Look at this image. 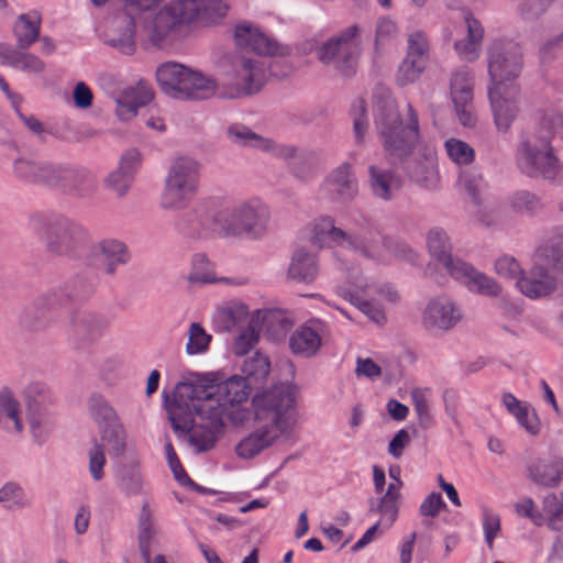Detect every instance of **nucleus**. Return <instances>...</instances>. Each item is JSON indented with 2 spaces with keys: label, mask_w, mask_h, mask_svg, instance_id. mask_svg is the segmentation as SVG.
Listing matches in <instances>:
<instances>
[{
  "label": "nucleus",
  "mask_w": 563,
  "mask_h": 563,
  "mask_svg": "<svg viewBox=\"0 0 563 563\" xmlns=\"http://www.w3.org/2000/svg\"><path fill=\"white\" fill-rule=\"evenodd\" d=\"M244 377L232 376L216 383L192 376L176 384L172 397L164 393V406L175 433L189 435L199 452L212 449L224 428V417L240 413L235 404L247 400L251 386L263 384L271 372L268 356L256 351L241 368Z\"/></svg>",
  "instance_id": "f257e3e1"
},
{
  "label": "nucleus",
  "mask_w": 563,
  "mask_h": 563,
  "mask_svg": "<svg viewBox=\"0 0 563 563\" xmlns=\"http://www.w3.org/2000/svg\"><path fill=\"white\" fill-rule=\"evenodd\" d=\"M374 121L383 137L384 150L393 164H400L404 172L412 180L420 183L427 178L433 163L431 153L424 159L412 157L419 141L418 114L411 103L407 104L408 120L406 125L395 98L388 89H380L375 95Z\"/></svg>",
  "instance_id": "f03ea898"
},
{
  "label": "nucleus",
  "mask_w": 563,
  "mask_h": 563,
  "mask_svg": "<svg viewBox=\"0 0 563 563\" xmlns=\"http://www.w3.org/2000/svg\"><path fill=\"white\" fill-rule=\"evenodd\" d=\"M563 137V113L544 114L538 126L522 135L516 151L519 169L529 177L563 181V163L554 153L552 137Z\"/></svg>",
  "instance_id": "7ed1b4c3"
},
{
  "label": "nucleus",
  "mask_w": 563,
  "mask_h": 563,
  "mask_svg": "<svg viewBox=\"0 0 563 563\" xmlns=\"http://www.w3.org/2000/svg\"><path fill=\"white\" fill-rule=\"evenodd\" d=\"M27 227L43 241L49 258L77 257L90 243L81 224L59 214L34 213L29 218Z\"/></svg>",
  "instance_id": "20e7f679"
},
{
  "label": "nucleus",
  "mask_w": 563,
  "mask_h": 563,
  "mask_svg": "<svg viewBox=\"0 0 563 563\" xmlns=\"http://www.w3.org/2000/svg\"><path fill=\"white\" fill-rule=\"evenodd\" d=\"M312 239L320 246H343L365 257L373 256L380 241L388 250L393 244L391 239L383 236L378 225L369 219H363L355 231L347 232L336 228L332 218H323L314 225Z\"/></svg>",
  "instance_id": "39448f33"
},
{
  "label": "nucleus",
  "mask_w": 563,
  "mask_h": 563,
  "mask_svg": "<svg viewBox=\"0 0 563 563\" xmlns=\"http://www.w3.org/2000/svg\"><path fill=\"white\" fill-rule=\"evenodd\" d=\"M155 75L161 90L175 99L198 101L216 93V79L175 62L158 66Z\"/></svg>",
  "instance_id": "423d86ee"
},
{
  "label": "nucleus",
  "mask_w": 563,
  "mask_h": 563,
  "mask_svg": "<svg viewBox=\"0 0 563 563\" xmlns=\"http://www.w3.org/2000/svg\"><path fill=\"white\" fill-rule=\"evenodd\" d=\"M255 420L263 422L280 433L289 431L292 424V411L296 404L295 387L289 384H277L256 394L252 400Z\"/></svg>",
  "instance_id": "0eeeda50"
},
{
  "label": "nucleus",
  "mask_w": 563,
  "mask_h": 563,
  "mask_svg": "<svg viewBox=\"0 0 563 563\" xmlns=\"http://www.w3.org/2000/svg\"><path fill=\"white\" fill-rule=\"evenodd\" d=\"M268 208L257 199L227 208L218 213L219 231L224 236L243 234L258 238L267 230Z\"/></svg>",
  "instance_id": "6e6552de"
},
{
  "label": "nucleus",
  "mask_w": 563,
  "mask_h": 563,
  "mask_svg": "<svg viewBox=\"0 0 563 563\" xmlns=\"http://www.w3.org/2000/svg\"><path fill=\"white\" fill-rule=\"evenodd\" d=\"M362 52L361 30L353 24L329 37L317 48V57L324 65H333L345 77L356 73Z\"/></svg>",
  "instance_id": "1a4fd4ad"
},
{
  "label": "nucleus",
  "mask_w": 563,
  "mask_h": 563,
  "mask_svg": "<svg viewBox=\"0 0 563 563\" xmlns=\"http://www.w3.org/2000/svg\"><path fill=\"white\" fill-rule=\"evenodd\" d=\"M265 74L262 65L254 59L238 57L230 69L216 80V93L220 98L236 99L256 93L264 85Z\"/></svg>",
  "instance_id": "9d476101"
},
{
  "label": "nucleus",
  "mask_w": 563,
  "mask_h": 563,
  "mask_svg": "<svg viewBox=\"0 0 563 563\" xmlns=\"http://www.w3.org/2000/svg\"><path fill=\"white\" fill-rule=\"evenodd\" d=\"M199 169L198 162L190 157H178L173 162L161 197L163 209H180L186 206L198 189Z\"/></svg>",
  "instance_id": "9b49d317"
},
{
  "label": "nucleus",
  "mask_w": 563,
  "mask_h": 563,
  "mask_svg": "<svg viewBox=\"0 0 563 563\" xmlns=\"http://www.w3.org/2000/svg\"><path fill=\"white\" fill-rule=\"evenodd\" d=\"M162 0H123V12L115 20V30L107 44L124 55H132L136 49L135 29L155 9Z\"/></svg>",
  "instance_id": "f8f14e48"
},
{
  "label": "nucleus",
  "mask_w": 563,
  "mask_h": 563,
  "mask_svg": "<svg viewBox=\"0 0 563 563\" xmlns=\"http://www.w3.org/2000/svg\"><path fill=\"white\" fill-rule=\"evenodd\" d=\"M490 86L515 82L522 70L520 46L512 41H495L487 51Z\"/></svg>",
  "instance_id": "ddd939ff"
},
{
  "label": "nucleus",
  "mask_w": 563,
  "mask_h": 563,
  "mask_svg": "<svg viewBox=\"0 0 563 563\" xmlns=\"http://www.w3.org/2000/svg\"><path fill=\"white\" fill-rule=\"evenodd\" d=\"M24 399L33 437L42 442L53 424L54 395L46 385L32 383L24 390Z\"/></svg>",
  "instance_id": "4468645a"
},
{
  "label": "nucleus",
  "mask_w": 563,
  "mask_h": 563,
  "mask_svg": "<svg viewBox=\"0 0 563 563\" xmlns=\"http://www.w3.org/2000/svg\"><path fill=\"white\" fill-rule=\"evenodd\" d=\"M107 328V318L90 309H76L69 316V340L77 351L90 347Z\"/></svg>",
  "instance_id": "2eb2a0df"
},
{
  "label": "nucleus",
  "mask_w": 563,
  "mask_h": 563,
  "mask_svg": "<svg viewBox=\"0 0 563 563\" xmlns=\"http://www.w3.org/2000/svg\"><path fill=\"white\" fill-rule=\"evenodd\" d=\"M520 88L516 82L497 84L488 87V98L498 131L507 132L519 113Z\"/></svg>",
  "instance_id": "dca6fc26"
},
{
  "label": "nucleus",
  "mask_w": 563,
  "mask_h": 563,
  "mask_svg": "<svg viewBox=\"0 0 563 563\" xmlns=\"http://www.w3.org/2000/svg\"><path fill=\"white\" fill-rule=\"evenodd\" d=\"M462 319V312L446 295L430 299L421 314V324L429 332L449 331Z\"/></svg>",
  "instance_id": "f3484780"
},
{
  "label": "nucleus",
  "mask_w": 563,
  "mask_h": 563,
  "mask_svg": "<svg viewBox=\"0 0 563 563\" xmlns=\"http://www.w3.org/2000/svg\"><path fill=\"white\" fill-rule=\"evenodd\" d=\"M474 77L466 67L452 74L450 90L456 115L464 126H474L476 115L473 106Z\"/></svg>",
  "instance_id": "a211bd4d"
},
{
  "label": "nucleus",
  "mask_w": 563,
  "mask_h": 563,
  "mask_svg": "<svg viewBox=\"0 0 563 563\" xmlns=\"http://www.w3.org/2000/svg\"><path fill=\"white\" fill-rule=\"evenodd\" d=\"M517 287L527 297L536 299L550 295L556 289L563 291V275H558L537 261L528 276L517 279Z\"/></svg>",
  "instance_id": "6ab92c4d"
},
{
  "label": "nucleus",
  "mask_w": 563,
  "mask_h": 563,
  "mask_svg": "<svg viewBox=\"0 0 563 563\" xmlns=\"http://www.w3.org/2000/svg\"><path fill=\"white\" fill-rule=\"evenodd\" d=\"M186 23L200 25L218 24L227 15L228 4L223 0H173Z\"/></svg>",
  "instance_id": "aec40b11"
},
{
  "label": "nucleus",
  "mask_w": 563,
  "mask_h": 563,
  "mask_svg": "<svg viewBox=\"0 0 563 563\" xmlns=\"http://www.w3.org/2000/svg\"><path fill=\"white\" fill-rule=\"evenodd\" d=\"M234 41L238 47L245 52H252L257 55H287L288 48L279 44L261 32L251 24H239L234 31Z\"/></svg>",
  "instance_id": "412c9836"
},
{
  "label": "nucleus",
  "mask_w": 563,
  "mask_h": 563,
  "mask_svg": "<svg viewBox=\"0 0 563 563\" xmlns=\"http://www.w3.org/2000/svg\"><path fill=\"white\" fill-rule=\"evenodd\" d=\"M187 24L173 1L161 9L155 16L147 21V18L140 23L148 31V37L154 45H161L172 33Z\"/></svg>",
  "instance_id": "4be33fe9"
},
{
  "label": "nucleus",
  "mask_w": 563,
  "mask_h": 563,
  "mask_svg": "<svg viewBox=\"0 0 563 563\" xmlns=\"http://www.w3.org/2000/svg\"><path fill=\"white\" fill-rule=\"evenodd\" d=\"M58 306L49 291L38 296L27 306L20 318L21 325L32 332L48 328L53 321V308Z\"/></svg>",
  "instance_id": "5701e85b"
},
{
  "label": "nucleus",
  "mask_w": 563,
  "mask_h": 563,
  "mask_svg": "<svg viewBox=\"0 0 563 563\" xmlns=\"http://www.w3.org/2000/svg\"><path fill=\"white\" fill-rule=\"evenodd\" d=\"M456 263L459 266L450 276L465 285L471 291L489 297H497L501 292V287L492 277L476 271L464 261Z\"/></svg>",
  "instance_id": "b1692460"
},
{
  "label": "nucleus",
  "mask_w": 563,
  "mask_h": 563,
  "mask_svg": "<svg viewBox=\"0 0 563 563\" xmlns=\"http://www.w3.org/2000/svg\"><path fill=\"white\" fill-rule=\"evenodd\" d=\"M323 323L311 320L298 328L289 339V347L292 354L301 357H311L321 346V331Z\"/></svg>",
  "instance_id": "393cba45"
},
{
  "label": "nucleus",
  "mask_w": 563,
  "mask_h": 563,
  "mask_svg": "<svg viewBox=\"0 0 563 563\" xmlns=\"http://www.w3.org/2000/svg\"><path fill=\"white\" fill-rule=\"evenodd\" d=\"M560 210L563 211V201L560 203ZM534 257L551 272L563 275V229H554L536 250Z\"/></svg>",
  "instance_id": "a878e982"
},
{
  "label": "nucleus",
  "mask_w": 563,
  "mask_h": 563,
  "mask_svg": "<svg viewBox=\"0 0 563 563\" xmlns=\"http://www.w3.org/2000/svg\"><path fill=\"white\" fill-rule=\"evenodd\" d=\"M368 185L373 196L383 201H390L402 187V180L394 170L378 165L368 166Z\"/></svg>",
  "instance_id": "bb28decb"
},
{
  "label": "nucleus",
  "mask_w": 563,
  "mask_h": 563,
  "mask_svg": "<svg viewBox=\"0 0 563 563\" xmlns=\"http://www.w3.org/2000/svg\"><path fill=\"white\" fill-rule=\"evenodd\" d=\"M92 253L98 266L107 275H114L119 265L130 260V253L124 243L117 240H103L93 246Z\"/></svg>",
  "instance_id": "cd10ccee"
},
{
  "label": "nucleus",
  "mask_w": 563,
  "mask_h": 563,
  "mask_svg": "<svg viewBox=\"0 0 563 563\" xmlns=\"http://www.w3.org/2000/svg\"><path fill=\"white\" fill-rule=\"evenodd\" d=\"M527 476L539 486L555 487L563 479V459H537L527 466Z\"/></svg>",
  "instance_id": "c85d7f7f"
},
{
  "label": "nucleus",
  "mask_w": 563,
  "mask_h": 563,
  "mask_svg": "<svg viewBox=\"0 0 563 563\" xmlns=\"http://www.w3.org/2000/svg\"><path fill=\"white\" fill-rule=\"evenodd\" d=\"M282 435L283 433L279 432V429L263 424L243 438L236 444L235 452L241 459H253L262 451L272 446Z\"/></svg>",
  "instance_id": "c756f323"
},
{
  "label": "nucleus",
  "mask_w": 563,
  "mask_h": 563,
  "mask_svg": "<svg viewBox=\"0 0 563 563\" xmlns=\"http://www.w3.org/2000/svg\"><path fill=\"white\" fill-rule=\"evenodd\" d=\"M178 228L191 238L206 239L219 230L218 214L214 216L205 208L192 209L183 216Z\"/></svg>",
  "instance_id": "7c9ffc66"
},
{
  "label": "nucleus",
  "mask_w": 563,
  "mask_h": 563,
  "mask_svg": "<svg viewBox=\"0 0 563 563\" xmlns=\"http://www.w3.org/2000/svg\"><path fill=\"white\" fill-rule=\"evenodd\" d=\"M427 246L431 256L437 260L451 275L462 262L460 257L451 254L452 247L446 232L441 228H432L427 234Z\"/></svg>",
  "instance_id": "2f4dec72"
},
{
  "label": "nucleus",
  "mask_w": 563,
  "mask_h": 563,
  "mask_svg": "<svg viewBox=\"0 0 563 563\" xmlns=\"http://www.w3.org/2000/svg\"><path fill=\"white\" fill-rule=\"evenodd\" d=\"M49 292L58 306H65L89 298L95 292V285L87 277L76 276Z\"/></svg>",
  "instance_id": "473e14b6"
},
{
  "label": "nucleus",
  "mask_w": 563,
  "mask_h": 563,
  "mask_svg": "<svg viewBox=\"0 0 563 563\" xmlns=\"http://www.w3.org/2000/svg\"><path fill=\"white\" fill-rule=\"evenodd\" d=\"M464 20L467 29V36L454 43V48L459 56L473 62L478 58L481 45L484 36V30L478 20L474 19L470 12H466Z\"/></svg>",
  "instance_id": "72a5a7b5"
},
{
  "label": "nucleus",
  "mask_w": 563,
  "mask_h": 563,
  "mask_svg": "<svg viewBox=\"0 0 563 563\" xmlns=\"http://www.w3.org/2000/svg\"><path fill=\"white\" fill-rule=\"evenodd\" d=\"M328 185L333 200L350 201L357 194V183L347 163L335 168L328 178Z\"/></svg>",
  "instance_id": "f704fd0d"
},
{
  "label": "nucleus",
  "mask_w": 563,
  "mask_h": 563,
  "mask_svg": "<svg viewBox=\"0 0 563 563\" xmlns=\"http://www.w3.org/2000/svg\"><path fill=\"white\" fill-rule=\"evenodd\" d=\"M58 164L19 158L14 162L15 174L27 181L49 187Z\"/></svg>",
  "instance_id": "c9c22d12"
},
{
  "label": "nucleus",
  "mask_w": 563,
  "mask_h": 563,
  "mask_svg": "<svg viewBox=\"0 0 563 563\" xmlns=\"http://www.w3.org/2000/svg\"><path fill=\"white\" fill-rule=\"evenodd\" d=\"M97 189V179L95 175L82 167L69 166L67 179L63 194L76 197H90Z\"/></svg>",
  "instance_id": "e433bc0d"
},
{
  "label": "nucleus",
  "mask_w": 563,
  "mask_h": 563,
  "mask_svg": "<svg viewBox=\"0 0 563 563\" xmlns=\"http://www.w3.org/2000/svg\"><path fill=\"white\" fill-rule=\"evenodd\" d=\"M318 265L314 255L305 249L295 251L288 268V277L297 283L310 284L318 276Z\"/></svg>",
  "instance_id": "4c0bfd02"
},
{
  "label": "nucleus",
  "mask_w": 563,
  "mask_h": 563,
  "mask_svg": "<svg viewBox=\"0 0 563 563\" xmlns=\"http://www.w3.org/2000/svg\"><path fill=\"white\" fill-rule=\"evenodd\" d=\"M41 19L37 14H21L14 25V35L19 49H26L40 40Z\"/></svg>",
  "instance_id": "58836bf2"
},
{
  "label": "nucleus",
  "mask_w": 563,
  "mask_h": 563,
  "mask_svg": "<svg viewBox=\"0 0 563 563\" xmlns=\"http://www.w3.org/2000/svg\"><path fill=\"white\" fill-rule=\"evenodd\" d=\"M156 529L152 521V514L148 504L142 506L139 517L137 541L144 563H151V545L155 541Z\"/></svg>",
  "instance_id": "ea45409f"
},
{
  "label": "nucleus",
  "mask_w": 563,
  "mask_h": 563,
  "mask_svg": "<svg viewBox=\"0 0 563 563\" xmlns=\"http://www.w3.org/2000/svg\"><path fill=\"white\" fill-rule=\"evenodd\" d=\"M90 417L101 429L120 422V418L110 402L100 394H92L88 400Z\"/></svg>",
  "instance_id": "a19ab883"
},
{
  "label": "nucleus",
  "mask_w": 563,
  "mask_h": 563,
  "mask_svg": "<svg viewBox=\"0 0 563 563\" xmlns=\"http://www.w3.org/2000/svg\"><path fill=\"white\" fill-rule=\"evenodd\" d=\"M319 166L320 157L311 150H302L295 157V161L289 162L291 174L302 181H308L313 178L318 173Z\"/></svg>",
  "instance_id": "79ce46f5"
},
{
  "label": "nucleus",
  "mask_w": 563,
  "mask_h": 563,
  "mask_svg": "<svg viewBox=\"0 0 563 563\" xmlns=\"http://www.w3.org/2000/svg\"><path fill=\"white\" fill-rule=\"evenodd\" d=\"M229 137L236 144L250 145L263 151L272 148V141L253 132L250 128L242 124H233L228 129Z\"/></svg>",
  "instance_id": "37998d69"
},
{
  "label": "nucleus",
  "mask_w": 563,
  "mask_h": 563,
  "mask_svg": "<svg viewBox=\"0 0 563 563\" xmlns=\"http://www.w3.org/2000/svg\"><path fill=\"white\" fill-rule=\"evenodd\" d=\"M260 310L255 311V314L251 318L247 328L241 331L239 336L234 341V353L236 355L246 354L254 344L257 343L260 338Z\"/></svg>",
  "instance_id": "c03bdc74"
},
{
  "label": "nucleus",
  "mask_w": 563,
  "mask_h": 563,
  "mask_svg": "<svg viewBox=\"0 0 563 563\" xmlns=\"http://www.w3.org/2000/svg\"><path fill=\"white\" fill-rule=\"evenodd\" d=\"M100 437L102 442L109 446L110 454L120 456L125 451V430L120 422L100 429Z\"/></svg>",
  "instance_id": "a18cd8bd"
},
{
  "label": "nucleus",
  "mask_w": 563,
  "mask_h": 563,
  "mask_svg": "<svg viewBox=\"0 0 563 563\" xmlns=\"http://www.w3.org/2000/svg\"><path fill=\"white\" fill-rule=\"evenodd\" d=\"M9 66L32 74H38L45 69L44 62L36 55L18 49H12V53L9 56Z\"/></svg>",
  "instance_id": "49530a36"
},
{
  "label": "nucleus",
  "mask_w": 563,
  "mask_h": 563,
  "mask_svg": "<svg viewBox=\"0 0 563 563\" xmlns=\"http://www.w3.org/2000/svg\"><path fill=\"white\" fill-rule=\"evenodd\" d=\"M0 412L13 421L14 430L18 433L23 431V422L21 419L20 402L14 398L9 389L0 391Z\"/></svg>",
  "instance_id": "de8ad7c7"
},
{
  "label": "nucleus",
  "mask_w": 563,
  "mask_h": 563,
  "mask_svg": "<svg viewBox=\"0 0 563 563\" xmlns=\"http://www.w3.org/2000/svg\"><path fill=\"white\" fill-rule=\"evenodd\" d=\"M211 341V335L208 334L200 323L194 322L188 330V342L186 344V352L189 355L203 353L208 350Z\"/></svg>",
  "instance_id": "09e8293b"
},
{
  "label": "nucleus",
  "mask_w": 563,
  "mask_h": 563,
  "mask_svg": "<svg viewBox=\"0 0 563 563\" xmlns=\"http://www.w3.org/2000/svg\"><path fill=\"white\" fill-rule=\"evenodd\" d=\"M426 63L420 59L406 56L398 67L397 84L401 87L412 84L423 71Z\"/></svg>",
  "instance_id": "8fccbe9b"
},
{
  "label": "nucleus",
  "mask_w": 563,
  "mask_h": 563,
  "mask_svg": "<svg viewBox=\"0 0 563 563\" xmlns=\"http://www.w3.org/2000/svg\"><path fill=\"white\" fill-rule=\"evenodd\" d=\"M460 181L473 202L481 205V194L486 186L483 176L475 170L465 169L460 174Z\"/></svg>",
  "instance_id": "3c124183"
},
{
  "label": "nucleus",
  "mask_w": 563,
  "mask_h": 563,
  "mask_svg": "<svg viewBox=\"0 0 563 563\" xmlns=\"http://www.w3.org/2000/svg\"><path fill=\"white\" fill-rule=\"evenodd\" d=\"M192 269L188 276L189 283L210 284L217 280L214 273L210 269V263L203 254L194 256Z\"/></svg>",
  "instance_id": "603ef678"
},
{
  "label": "nucleus",
  "mask_w": 563,
  "mask_h": 563,
  "mask_svg": "<svg viewBox=\"0 0 563 563\" xmlns=\"http://www.w3.org/2000/svg\"><path fill=\"white\" fill-rule=\"evenodd\" d=\"M0 503H11L8 508H25L31 505L22 487L13 482H9L0 488Z\"/></svg>",
  "instance_id": "864d4df0"
},
{
  "label": "nucleus",
  "mask_w": 563,
  "mask_h": 563,
  "mask_svg": "<svg viewBox=\"0 0 563 563\" xmlns=\"http://www.w3.org/2000/svg\"><path fill=\"white\" fill-rule=\"evenodd\" d=\"M369 511L379 512L382 515L380 523L386 521L387 527H390L397 519L398 499L389 498V496H383L378 500L371 499Z\"/></svg>",
  "instance_id": "5fc2aeb1"
},
{
  "label": "nucleus",
  "mask_w": 563,
  "mask_h": 563,
  "mask_svg": "<svg viewBox=\"0 0 563 563\" xmlns=\"http://www.w3.org/2000/svg\"><path fill=\"white\" fill-rule=\"evenodd\" d=\"M445 147L449 157L460 165L470 164L474 161L475 152L466 142L450 139L445 142Z\"/></svg>",
  "instance_id": "6e6d98bb"
},
{
  "label": "nucleus",
  "mask_w": 563,
  "mask_h": 563,
  "mask_svg": "<svg viewBox=\"0 0 563 563\" xmlns=\"http://www.w3.org/2000/svg\"><path fill=\"white\" fill-rule=\"evenodd\" d=\"M120 489L125 494L135 495L142 489V476L134 466H123L119 478Z\"/></svg>",
  "instance_id": "4d7b16f0"
},
{
  "label": "nucleus",
  "mask_w": 563,
  "mask_h": 563,
  "mask_svg": "<svg viewBox=\"0 0 563 563\" xmlns=\"http://www.w3.org/2000/svg\"><path fill=\"white\" fill-rule=\"evenodd\" d=\"M349 296L350 301L374 322L382 323L386 320L384 309L379 303L364 300L357 294H349Z\"/></svg>",
  "instance_id": "13d9d810"
},
{
  "label": "nucleus",
  "mask_w": 563,
  "mask_h": 563,
  "mask_svg": "<svg viewBox=\"0 0 563 563\" xmlns=\"http://www.w3.org/2000/svg\"><path fill=\"white\" fill-rule=\"evenodd\" d=\"M260 323L266 328L268 332L287 331L291 321L285 316L282 310H267L264 314L260 316Z\"/></svg>",
  "instance_id": "bf43d9fd"
},
{
  "label": "nucleus",
  "mask_w": 563,
  "mask_h": 563,
  "mask_svg": "<svg viewBox=\"0 0 563 563\" xmlns=\"http://www.w3.org/2000/svg\"><path fill=\"white\" fill-rule=\"evenodd\" d=\"M411 398L418 415L419 426L422 429H429L433 424V418L430 413L428 399L420 389H413Z\"/></svg>",
  "instance_id": "052dcab7"
},
{
  "label": "nucleus",
  "mask_w": 563,
  "mask_h": 563,
  "mask_svg": "<svg viewBox=\"0 0 563 563\" xmlns=\"http://www.w3.org/2000/svg\"><path fill=\"white\" fill-rule=\"evenodd\" d=\"M367 126L366 103L364 100H358L353 104V131L356 144L362 145L364 143Z\"/></svg>",
  "instance_id": "680f3d73"
},
{
  "label": "nucleus",
  "mask_w": 563,
  "mask_h": 563,
  "mask_svg": "<svg viewBox=\"0 0 563 563\" xmlns=\"http://www.w3.org/2000/svg\"><path fill=\"white\" fill-rule=\"evenodd\" d=\"M514 209L520 212L536 213L542 209L541 200L529 191L517 192L511 200Z\"/></svg>",
  "instance_id": "e2e57ef3"
},
{
  "label": "nucleus",
  "mask_w": 563,
  "mask_h": 563,
  "mask_svg": "<svg viewBox=\"0 0 563 563\" xmlns=\"http://www.w3.org/2000/svg\"><path fill=\"white\" fill-rule=\"evenodd\" d=\"M133 177L129 172L118 168L109 174L104 183L107 188L112 190L118 197H123L130 188Z\"/></svg>",
  "instance_id": "0e129e2a"
},
{
  "label": "nucleus",
  "mask_w": 563,
  "mask_h": 563,
  "mask_svg": "<svg viewBox=\"0 0 563 563\" xmlns=\"http://www.w3.org/2000/svg\"><path fill=\"white\" fill-rule=\"evenodd\" d=\"M397 35V25L389 18H380L377 21L375 30V48L379 49L380 46L389 43Z\"/></svg>",
  "instance_id": "69168bd1"
},
{
  "label": "nucleus",
  "mask_w": 563,
  "mask_h": 563,
  "mask_svg": "<svg viewBox=\"0 0 563 563\" xmlns=\"http://www.w3.org/2000/svg\"><path fill=\"white\" fill-rule=\"evenodd\" d=\"M518 423L531 435L539 434L541 422L533 409L525 405L515 416Z\"/></svg>",
  "instance_id": "338daca9"
},
{
  "label": "nucleus",
  "mask_w": 563,
  "mask_h": 563,
  "mask_svg": "<svg viewBox=\"0 0 563 563\" xmlns=\"http://www.w3.org/2000/svg\"><path fill=\"white\" fill-rule=\"evenodd\" d=\"M429 51V44L421 32L412 33L408 38V52L407 56L416 59L427 62V55Z\"/></svg>",
  "instance_id": "774afa93"
}]
</instances>
